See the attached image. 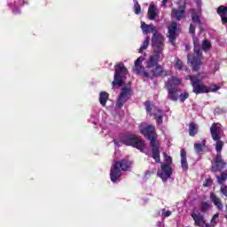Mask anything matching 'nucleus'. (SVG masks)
<instances>
[{
  "instance_id": "obj_1",
  "label": "nucleus",
  "mask_w": 227,
  "mask_h": 227,
  "mask_svg": "<svg viewBox=\"0 0 227 227\" xmlns=\"http://www.w3.org/2000/svg\"><path fill=\"white\" fill-rule=\"evenodd\" d=\"M128 73L129 69L126 67L124 62H117V64L114 65V74L112 85L113 87H121L115 103L116 108H122L132 96L131 87L124 85V81L127 78Z\"/></svg>"
},
{
  "instance_id": "obj_2",
  "label": "nucleus",
  "mask_w": 227,
  "mask_h": 227,
  "mask_svg": "<svg viewBox=\"0 0 227 227\" xmlns=\"http://www.w3.org/2000/svg\"><path fill=\"white\" fill-rule=\"evenodd\" d=\"M140 133L150 142L153 159H154L155 162H160V144L158 139L156 128L149 124L148 126L142 128Z\"/></svg>"
},
{
  "instance_id": "obj_3",
  "label": "nucleus",
  "mask_w": 227,
  "mask_h": 227,
  "mask_svg": "<svg viewBox=\"0 0 227 227\" xmlns=\"http://www.w3.org/2000/svg\"><path fill=\"white\" fill-rule=\"evenodd\" d=\"M153 51L155 52L157 56L158 62L160 59H164V49H165V36L157 31L155 26H153V36L151 40Z\"/></svg>"
},
{
  "instance_id": "obj_4",
  "label": "nucleus",
  "mask_w": 227,
  "mask_h": 227,
  "mask_svg": "<svg viewBox=\"0 0 227 227\" xmlns=\"http://www.w3.org/2000/svg\"><path fill=\"white\" fill-rule=\"evenodd\" d=\"M188 78L191 80L192 90L195 94L216 92L221 89V85H217L216 83H214L213 85H211V87L201 83V81L200 80V78H198V76L189 74Z\"/></svg>"
},
{
  "instance_id": "obj_5",
  "label": "nucleus",
  "mask_w": 227,
  "mask_h": 227,
  "mask_svg": "<svg viewBox=\"0 0 227 227\" xmlns=\"http://www.w3.org/2000/svg\"><path fill=\"white\" fill-rule=\"evenodd\" d=\"M121 141L122 144L127 145V146H133L134 148H137L140 152H143L145 144L140 138L132 133H126L122 135Z\"/></svg>"
},
{
  "instance_id": "obj_6",
  "label": "nucleus",
  "mask_w": 227,
  "mask_h": 227,
  "mask_svg": "<svg viewBox=\"0 0 227 227\" xmlns=\"http://www.w3.org/2000/svg\"><path fill=\"white\" fill-rule=\"evenodd\" d=\"M210 133H211V138L215 144V150L217 153H221L223 146L224 142L221 140V126L218 122H214L210 127Z\"/></svg>"
},
{
  "instance_id": "obj_7",
  "label": "nucleus",
  "mask_w": 227,
  "mask_h": 227,
  "mask_svg": "<svg viewBox=\"0 0 227 227\" xmlns=\"http://www.w3.org/2000/svg\"><path fill=\"white\" fill-rule=\"evenodd\" d=\"M193 57L191 59V65L193 71H200L201 67V57L203 56L202 50L200 45L194 42Z\"/></svg>"
},
{
  "instance_id": "obj_8",
  "label": "nucleus",
  "mask_w": 227,
  "mask_h": 227,
  "mask_svg": "<svg viewBox=\"0 0 227 227\" xmlns=\"http://www.w3.org/2000/svg\"><path fill=\"white\" fill-rule=\"evenodd\" d=\"M176 4L178 8L172 9L171 17L176 20H183L185 19L186 1H177Z\"/></svg>"
},
{
  "instance_id": "obj_9",
  "label": "nucleus",
  "mask_w": 227,
  "mask_h": 227,
  "mask_svg": "<svg viewBox=\"0 0 227 227\" xmlns=\"http://www.w3.org/2000/svg\"><path fill=\"white\" fill-rule=\"evenodd\" d=\"M165 87L168 90V98L171 101H178L179 94L178 90L179 89L177 87H174L170 77L168 78V82H165Z\"/></svg>"
},
{
  "instance_id": "obj_10",
  "label": "nucleus",
  "mask_w": 227,
  "mask_h": 227,
  "mask_svg": "<svg viewBox=\"0 0 227 227\" xmlns=\"http://www.w3.org/2000/svg\"><path fill=\"white\" fill-rule=\"evenodd\" d=\"M169 73L161 64H157L155 65V67L152 69L151 74H149V78H154V77H159L161 76L164 78L165 76H168Z\"/></svg>"
},
{
  "instance_id": "obj_11",
  "label": "nucleus",
  "mask_w": 227,
  "mask_h": 227,
  "mask_svg": "<svg viewBox=\"0 0 227 227\" xmlns=\"http://www.w3.org/2000/svg\"><path fill=\"white\" fill-rule=\"evenodd\" d=\"M160 168L163 172L158 171L157 175L162 180H166L167 178H169L171 176V175H173L172 167L167 161L160 162Z\"/></svg>"
},
{
  "instance_id": "obj_12",
  "label": "nucleus",
  "mask_w": 227,
  "mask_h": 227,
  "mask_svg": "<svg viewBox=\"0 0 227 227\" xmlns=\"http://www.w3.org/2000/svg\"><path fill=\"white\" fill-rule=\"evenodd\" d=\"M121 176V160H115L113 168L110 170V178L112 182H117Z\"/></svg>"
},
{
  "instance_id": "obj_13",
  "label": "nucleus",
  "mask_w": 227,
  "mask_h": 227,
  "mask_svg": "<svg viewBox=\"0 0 227 227\" xmlns=\"http://www.w3.org/2000/svg\"><path fill=\"white\" fill-rule=\"evenodd\" d=\"M144 59L143 57H138L135 60V66L133 67V71H135L137 74L141 73L143 76H145V78H150V73L148 71H145L144 66L142 65Z\"/></svg>"
},
{
  "instance_id": "obj_14",
  "label": "nucleus",
  "mask_w": 227,
  "mask_h": 227,
  "mask_svg": "<svg viewBox=\"0 0 227 227\" xmlns=\"http://www.w3.org/2000/svg\"><path fill=\"white\" fill-rule=\"evenodd\" d=\"M193 222H194V226H199V227H206V219L205 216L199 212V210L193 211L191 214Z\"/></svg>"
},
{
  "instance_id": "obj_15",
  "label": "nucleus",
  "mask_w": 227,
  "mask_h": 227,
  "mask_svg": "<svg viewBox=\"0 0 227 227\" xmlns=\"http://www.w3.org/2000/svg\"><path fill=\"white\" fill-rule=\"evenodd\" d=\"M177 22H172L170 26H168V40L171 45H176V41L177 38L176 31H177Z\"/></svg>"
},
{
  "instance_id": "obj_16",
  "label": "nucleus",
  "mask_w": 227,
  "mask_h": 227,
  "mask_svg": "<svg viewBox=\"0 0 227 227\" xmlns=\"http://www.w3.org/2000/svg\"><path fill=\"white\" fill-rule=\"evenodd\" d=\"M227 162L223 159L222 153H216L215 159V165L211 167V171H219V169H222L226 166Z\"/></svg>"
},
{
  "instance_id": "obj_17",
  "label": "nucleus",
  "mask_w": 227,
  "mask_h": 227,
  "mask_svg": "<svg viewBox=\"0 0 227 227\" xmlns=\"http://www.w3.org/2000/svg\"><path fill=\"white\" fill-rule=\"evenodd\" d=\"M210 200H211L212 203L215 205V207H216V208H218V210H223V203L221 198H219L217 196V194H215V192H210Z\"/></svg>"
},
{
  "instance_id": "obj_18",
  "label": "nucleus",
  "mask_w": 227,
  "mask_h": 227,
  "mask_svg": "<svg viewBox=\"0 0 227 227\" xmlns=\"http://www.w3.org/2000/svg\"><path fill=\"white\" fill-rule=\"evenodd\" d=\"M158 57L156 51H153V55H150L147 62H146V67L154 69L156 67V64H158Z\"/></svg>"
},
{
  "instance_id": "obj_19",
  "label": "nucleus",
  "mask_w": 227,
  "mask_h": 227,
  "mask_svg": "<svg viewBox=\"0 0 227 227\" xmlns=\"http://www.w3.org/2000/svg\"><path fill=\"white\" fill-rule=\"evenodd\" d=\"M217 13L222 19V24H227V6H218Z\"/></svg>"
},
{
  "instance_id": "obj_20",
  "label": "nucleus",
  "mask_w": 227,
  "mask_h": 227,
  "mask_svg": "<svg viewBox=\"0 0 227 227\" xmlns=\"http://www.w3.org/2000/svg\"><path fill=\"white\" fill-rule=\"evenodd\" d=\"M181 165L184 171H187L189 169L187 153L185 149H181Z\"/></svg>"
},
{
  "instance_id": "obj_21",
  "label": "nucleus",
  "mask_w": 227,
  "mask_h": 227,
  "mask_svg": "<svg viewBox=\"0 0 227 227\" xmlns=\"http://www.w3.org/2000/svg\"><path fill=\"white\" fill-rule=\"evenodd\" d=\"M141 29L144 35H150V33L153 34L154 24H146V22H141Z\"/></svg>"
},
{
  "instance_id": "obj_22",
  "label": "nucleus",
  "mask_w": 227,
  "mask_h": 227,
  "mask_svg": "<svg viewBox=\"0 0 227 227\" xmlns=\"http://www.w3.org/2000/svg\"><path fill=\"white\" fill-rule=\"evenodd\" d=\"M148 17H149L150 20H154V19H156V17H157L155 4H150V6H149Z\"/></svg>"
},
{
  "instance_id": "obj_23",
  "label": "nucleus",
  "mask_w": 227,
  "mask_h": 227,
  "mask_svg": "<svg viewBox=\"0 0 227 227\" xmlns=\"http://www.w3.org/2000/svg\"><path fill=\"white\" fill-rule=\"evenodd\" d=\"M109 99V93L106 91H102L99 94V103L102 106H106L107 101Z\"/></svg>"
},
{
  "instance_id": "obj_24",
  "label": "nucleus",
  "mask_w": 227,
  "mask_h": 227,
  "mask_svg": "<svg viewBox=\"0 0 227 227\" xmlns=\"http://www.w3.org/2000/svg\"><path fill=\"white\" fill-rule=\"evenodd\" d=\"M157 114H154V118L158 125L163 124L164 112L163 110L158 109Z\"/></svg>"
},
{
  "instance_id": "obj_25",
  "label": "nucleus",
  "mask_w": 227,
  "mask_h": 227,
  "mask_svg": "<svg viewBox=\"0 0 227 227\" xmlns=\"http://www.w3.org/2000/svg\"><path fill=\"white\" fill-rule=\"evenodd\" d=\"M191 13H192V20L194 24H200L201 25V19L200 18V15H198L196 10L192 9L191 10Z\"/></svg>"
},
{
  "instance_id": "obj_26",
  "label": "nucleus",
  "mask_w": 227,
  "mask_h": 227,
  "mask_svg": "<svg viewBox=\"0 0 227 227\" xmlns=\"http://www.w3.org/2000/svg\"><path fill=\"white\" fill-rule=\"evenodd\" d=\"M130 168V162L128 159H122L120 160V168L123 171H127Z\"/></svg>"
},
{
  "instance_id": "obj_27",
  "label": "nucleus",
  "mask_w": 227,
  "mask_h": 227,
  "mask_svg": "<svg viewBox=\"0 0 227 227\" xmlns=\"http://www.w3.org/2000/svg\"><path fill=\"white\" fill-rule=\"evenodd\" d=\"M198 133V128L194 122H191L189 124V135L190 137H195Z\"/></svg>"
},
{
  "instance_id": "obj_28",
  "label": "nucleus",
  "mask_w": 227,
  "mask_h": 227,
  "mask_svg": "<svg viewBox=\"0 0 227 227\" xmlns=\"http://www.w3.org/2000/svg\"><path fill=\"white\" fill-rule=\"evenodd\" d=\"M169 78H170L171 83L174 87L178 88L179 85L182 84V79L179 78L178 76H170Z\"/></svg>"
},
{
  "instance_id": "obj_29",
  "label": "nucleus",
  "mask_w": 227,
  "mask_h": 227,
  "mask_svg": "<svg viewBox=\"0 0 227 227\" xmlns=\"http://www.w3.org/2000/svg\"><path fill=\"white\" fill-rule=\"evenodd\" d=\"M211 207V205L208 201H202V203L200 204V212L202 213H206L207 212Z\"/></svg>"
},
{
  "instance_id": "obj_30",
  "label": "nucleus",
  "mask_w": 227,
  "mask_h": 227,
  "mask_svg": "<svg viewBox=\"0 0 227 227\" xmlns=\"http://www.w3.org/2000/svg\"><path fill=\"white\" fill-rule=\"evenodd\" d=\"M171 215H172L171 210L166 211V208H161V210H158L157 212V215L159 217H161V215H164V217H170Z\"/></svg>"
},
{
  "instance_id": "obj_31",
  "label": "nucleus",
  "mask_w": 227,
  "mask_h": 227,
  "mask_svg": "<svg viewBox=\"0 0 227 227\" xmlns=\"http://www.w3.org/2000/svg\"><path fill=\"white\" fill-rule=\"evenodd\" d=\"M174 67L176 69H178L179 71H181L182 69H184V67H185V66H184L183 60H181V59L177 58V59H176Z\"/></svg>"
},
{
  "instance_id": "obj_32",
  "label": "nucleus",
  "mask_w": 227,
  "mask_h": 227,
  "mask_svg": "<svg viewBox=\"0 0 227 227\" xmlns=\"http://www.w3.org/2000/svg\"><path fill=\"white\" fill-rule=\"evenodd\" d=\"M219 218V213L215 214L210 221V224H205V227H215L217 224L216 219Z\"/></svg>"
},
{
  "instance_id": "obj_33",
  "label": "nucleus",
  "mask_w": 227,
  "mask_h": 227,
  "mask_svg": "<svg viewBox=\"0 0 227 227\" xmlns=\"http://www.w3.org/2000/svg\"><path fill=\"white\" fill-rule=\"evenodd\" d=\"M150 45V36H146L145 39V42L143 43V45L140 46L139 52H143V51H146Z\"/></svg>"
},
{
  "instance_id": "obj_34",
  "label": "nucleus",
  "mask_w": 227,
  "mask_h": 227,
  "mask_svg": "<svg viewBox=\"0 0 227 227\" xmlns=\"http://www.w3.org/2000/svg\"><path fill=\"white\" fill-rule=\"evenodd\" d=\"M206 146V140H203L202 144H194V148L197 153H201Z\"/></svg>"
},
{
  "instance_id": "obj_35",
  "label": "nucleus",
  "mask_w": 227,
  "mask_h": 227,
  "mask_svg": "<svg viewBox=\"0 0 227 227\" xmlns=\"http://www.w3.org/2000/svg\"><path fill=\"white\" fill-rule=\"evenodd\" d=\"M218 184L223 185L224 182L227 180V173L225 171H223L220 176H217Z\"/></svg>"
},
{
  "instance_id": "obj_36",
  "label": "nucleus",
  "mask_w": 227,
  "mask_h": 227,
  "mask_svg": "<svg viewBox=\"0 0 227 227\" xmlns=\"http://www.w3.org/2000/svg\"><path fill=\"white\" fill-rule=\"evenodd\" d=\"M211 47H212V43H211V42H208V40H204L202 42L203 51H210Z\"/></svg>"
},
{
  "instance_id": "obj_37",
  "label": "nucleus",
  "mask_w": 227,
  "mask_h": 227,
  "mask_svg": "<svg viewBox=\"0 0 227 227\" xmlns=\"http://www.w3.org/2000/svg\"><path fill=\"white\" fill-rule=\"evenodd\" d=\"M190 94L189 92L185 91V92H182L179 96V99L181 101V103H184V101H186V99H188Z\"/></svg>"
},
{
  "instance_id": "obj_38",
  "label": "nucleus",
  "mask_w": 227,
  "mask_h": 227,
  "mask_svg": "<svg viewBox=\"0 0 227 227\" xmlns=\"http://www.w3.org/2000/svg\"><path fill=\"white\" fill-rule=\"evenodd\" d=\"M144 106L147 113H151L153 110L152 101H145Z\"/></svg>"
},
{
  "instance_id": "obj_39",
  "label": "nucleus",
  "mask_w": 227,
  "mask_h": 227,
  "mask_svg": "<svg viewBox=\"0 0 227 227\" xmlns=\"http://www.w3.org/2000/svg\"><path fill=\"white\" fill-rule=\"evenodd\" d=\"M134 12L137 15H139V13H141V6H140L138 1H136L135 4H134Z\"/></svg>"
},
{
  "instance_id": "obj_40",
  "label": "nucleus",
  "mask_w": 227,
  "mask_h": 227,
  "mask_svg": "<svg viewBox=\"0 0 227 227\" xmlns=\"http://www.w3.org/2000/svg\"><path fill=\"white\" fill-rule=\"evenodd\" d=\"M213 184V178H211V176H209L208 178H206L204 184H203V187H210Z\"/></svg>"
},
{
  "instance_id": "obj_41",
  "label": "nucleus",
  "mask_w": 227,
  "mask_h": 227,
  "mask_svg": "<svg viewBox=\"0 0 227 227\" xmlns=\"http://www.w3.org/2000/svg\"><path fill=\"white\" fill-rule=\"evenodd\" d=\"M164 160L168 165L171 166L173 162V158L171 157V155H168V153H164Z\"/></svg>"
},
{
  "instance_id": "obj_42",
  "label": "nucleus",
  "mask_w": 227,
  "mask_h": 227,
  "mask_svg": "<svg viewBox=\"0 0 227 227\" xmlns=\"http://www.w3.org/2000/svg\"><path fill=\"white\" fill-rule=\"evenodd\" d=\"M189 33H191V35H196V27L193 24L190 25Z\"/></svg>"
},
{
  "instance_id": "obj_43",
  "label": "nucleus",
  "mask_w": 227,
  "mask_h": 227,
  "mask_svg": "<svg viewBox=\"0 0 227 227\" xmlns=\"http://www.w3.org/2000/svg\"><path fill=\"white\" fill-rule=\"evenodd\" d=\"M220 192H222V194L227 197V185H222V187L220 188Z\"/></svg>"
},
{
  "instance_id": "obj_44",
  "label": "nucleus",
  "mask_w": 227,
  "mask_h": 227,
  "mask_svg": "<svg viewBox=\"0 0 227 227\" xmlns=\"http://www.w3.org/2000/svg\"><path fill=\"white\" fill-rule=\"evenodd\" d=\"M190 47H191L190 45H185V50L189 51Z\"/></svg>"
},
{
  "instance_id": "obj_45",
  "label": "nucleus",
  "mask_w": 227,
  "mask_h": 227,
  "mask_svg": "<svg viewBox=\"0 0 227 227\" xmlns=\"http://www.w3.org/2000/svg\"><path fill=\"white\" fill-rule=\"evenodd\" d=\"M163 4H167L168 1H162Z\"/></svg>"
},
{
  "instance_id": "obj_46",
  "label": "nucleus",
  "mask_w": 227,
  "mask_h": 227,
  "mask_svg": "<svg viewBox=\"0 0 227 227\" xmlns=\"http://www.w3.org/2000/svg\"><path fill=\"white\" fill-rule=\"evenodd\" d=\"M188 59L190 60V55H188Z\"/></svg>"
},
{
  "instance_id": "obj_47",
  "label": "nucleus",
  "mask_w": 227,
  "mask_h": 227,
  "mask_svg": "<svg viewBox=\"0 0 227 227\" xmlns=\"http://www.w3.org/2000/svg\"><path fill=\"white\" fill-rule=\"evenodd\" d=\"M225 219H227V214L225 215Z\"/></svg>"
},
{
  "instance_id": "obj_48",
  "label": "nucleus",
  "mask_w": 227,
  "mask_h": 227,
  "mask_svg": "<svg viewBox=\"0 0 227 227\" xmlns=\"http://www.w3.org/2000/svg\"><path fill=\"white\" fill-rule=\"evenodd\" d=\"M150 173V171H147V174Z\"/></svg>"
},
{
  "instance_id": "obj_49",
  "label": "nucleus",
  "mask_w": 227,
  "mask_h": 227,
  "mask_svg": "<svg viewBox=\"0 0 227 227\" xmlns=\"http://www.w3.org/2000/svg\"><path fill=\"white\" fill-rule=\"evenodd\" d=\"M186 227H190V226H186Z\"/></svg>"
}]
</instances>
